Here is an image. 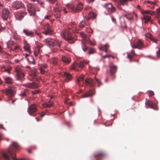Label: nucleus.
<instances>
[{"label": "nucleus", "instance_id": "17", "mask_svg": "<svg viewBox=\"0 0 160 160\" xmlns=\"http://www.w3.org/2000/svg\"><path fill=\"white\" fill-rule=\"evenodd\" d=\"M29 94V92L28 89H25L22 91L20 94L21 97L23 98H26Z\"/></svg>", "mask_w": 160, "mask_h": 160}, {"label": "nucleus", "instance_id": "51", "mask_svg": "<svg viewBox=\"0 0 160 160\" xmlns=\"http://www.w3.org/2000/svg\"><path fill=\"white\" fill-rule=\"evenodd\" d=\"M32 0L33 1V2H36V4L39 3L40 4V5H41V6H42V5L43 4V3L42 2H41L38 0Z\"/></svg>", "mask_w": 160, "mask_h": 160}, {"label": "nucleus", "instance_id": "3", "mask_svg": "<svg viewBox=\"0 0 160 160\" xmlns=\"http://www.w3.org/2000/svg\"><path fill=\"white\" fill-rule=\"evenodd\" d=\"M28 10L30 15H34L36 11H39L40 9L31 3H28L27 5Z\"/></svg>", "mask_w": 160, "mask_h": 160}, {"label": "nucleus", "instance_id": "41", "mask_svg": "<svg viewBox=\"0 0 160 160\" xmlns=\"http://www.w3.org/2000/svg\"><path fill=\"white\" fill-rule=\"evenodd\" d=\"M51 62L54 65H56L57 62V58H53L51 59Z\"/></svg>", "mask_w": 160, "mask_h": 160}, {"label": "nucleus", "instance_id": "22", "mask_svg": "<svg viewBox=\"0 0 160 160\" xmlns=\"http://www.w3.org/2000/svg\"><path fill=\"white\" fill-rule=\"evenodd\" d=\"M3 79L5 83L10 84L13 83V80L11 77H7L4 78Z\"/></svg>", "mask_w": 160, "mask_h": 160}, {"label": "nucleus", "instance_id": "11", "mask_svg": "<svg viewBox=\"0 0 160 160\" xmlns=\"http://www.w3.org/2000/svg\"><path fill=\"white\" fill-rule=\"evenodd\" d=\"M12 7L16 9H18L24 7L23 4L20 2L16 1L13 2L12 4Z\"/></svg>", "mask_w": 160, "mask_h": 160}, {"label": "nucleus", "instance_id": "44", "mask_svg": "<svg viewBox=\"0 0 160 160\" xmlns=\"http://www.w3.org/2000/svg\"><path fill=\"white\" fill-rule=\"evenodd\" d=\"M84 76H80V77L78 78L77 79V83L78 84L79 82L80 81H83L84 79Z\"/></svg>", "mask_w": 160, "mask_h": 160}, {"label": "nucleus", "instance_id": "36", "mask_svg": "<svg viewBox=\"0 0 160 160\" xmlns=\"http://www.w3.org/2000/svg\"><path fill=\"white\" fill-rule=\"evenodd\" d=\"M146 103L151 108H153V109L154 108V107L155 105L154 104V103H153V102H152V101H151L150 100H148L147 102Z\"/></svg>", "mask_w": 160, "mask_h": 160}, {"label": "nucleus", "instance_id": "57", "mask_svg": "<svg viewBox=\"0 0 160 160\" xmlns=\"http://www.w3.org/2000/svg\"><path fill=\"white\" fill-rule=\"evenodd\" d=\"M157 55L158 58H160V48H159L158 51L157 52Z\"/></svg>", "mask_w": 160, "mask_h": 160}, {"label": "nucleus", "instance_id": "32", "mask_svg": "<svg viewBox=\"0 0 160 160\" xmlns=\"http://www.w3.org/2000/svg\"><path fill=\"white\" fill-rule=\"evenodd\" d=\"M53 42V46H57L59 48H60L62 42L58 40H55L54 39V42Z\"/></svg>", "mask_w": 160, "mask_h": 160}, {"label": "nucleus", "instance_id": "33", "mask_svg": "<svg viewBox=\"0 0 160 160\" xmlns=\"http://www.w3.org/2000/svg\"><path fill=\"white\" fill-rule=\"evenodd\" d=\"M53 104V102L51 101H48V103H44L43 106L44 107L49 108L51 107Z\"/></svg>", "mask_w": 160, "mask_h": 160}, {"label": "nucleus", "instance_id": "4", "mask_svg": "<svg viewBox=\"0 0 160 160\" xmlns=\"http://www.w3.org/2000/svg\"><path fill=\"white\" fill-rule=\"evenodd\" d=\"M53 10L54 15L55 18H60L61 17L60 12L62 10L61 6L58 3H56L54 8Z\"/></svg>", "mask_w": 160, "mask_h": 160}, {"label": "nucleus", "instance_id": "45", "mask_svg": "<svg viewBox=\"0 0 160 160\" xmlns=\"http://www.w3.org/2000/svg\"><path fill=\"white\" fill-rule=\"evenodd\" d=\"M96 82L98 84V87H100L101 86H102V83L98 79L95 78Z\"/></svg>", "mask_w": 160, "mask_h": 160}, {"label": "nucleus", "instance_id": "40", "mask_svg": "<svg viewBox=\"0 0 160 160\" xmlns=\"http://www.w3.org/2000/svg\"><path fill=\"white\" fill-rule=\"evenodd\" d=\"M34 55L35 56H37L40 53V49L38 48H36L34 50Z\"/></svg>", "mask_w": 160, "mask_h": 160}, {"label": "nucleus", "instance_id": "2", "mask_svg": "<svg viewBox=\"0 0 160 160\" xmlns=\"http://www.w3.org/2000/svg\"><path fill=\"white\" fill-rule=\"evenodd\" d=\"M2 91L9 97H13L15 93V88L14 86H9L6 89L2 90Z\"/></svg>", "mask_w": 160, "mask_h": 160}, {"label": "nucleus", "instance_id": "52", "mask_svg": "<svg viewBox=\"0 0 160 160\" xmlns=\"http://www.w3.org/2000/svg\"><path fill=\"white\" fill-rule=\"evenodd\" d=\"M35 147L34 146H32L28 150V152L29 153H31V150L32 149H35Z\"/></svg>", "mask_w": 160, "mask_h": 160}, {"label": "nucleus", "instance_id": "56", "mask_svg": "<svg viewBox=\"0 0 160 160\" xmlns=\"http://www.w3.org/2000/svg\"><path fill=\"white\" fill-rule=\"evenodd\" d=\"M94 52V50L92 48H90L89 50L88 53L89 54H92Z\"/></svg>", "mask_w": 160, "mask_h": 160}, {"label": "nucleus", "instance_id": "8", "mask_svg": "<svg viewBox=\"0 0 160 160\" xmlns=\"http://www.w3.org/2000/svg\"><path fill=\"white\" fill-rule=\"evenodd\" d=\"M104 7L107 9L109 12L111 13L115 12L116 9L111 3L105 4L104 5Z\"/></svg>", "mask_w": 160, "mask_h": 160}, {"label": "nucleus", "instance_id": "62", "mask_svg": "<svg viewBox=\"0 0 160 160\" xmlns=\"http://www.w3.org/2000/svg\"><path fill=\"white\" fill-rule=\"evenodd\" d=\"M13 37L15 39H17L18 38V36L15 34H13Z\"/></svg>", "mask_w": 160, "mask_h": 160}, {"label": "nucleus", "instance_id": "47", "mask_svg": "<svg viewBox=\"0 0 160 160\" xmlns=\"http://www.w3.org/2000/svg\"><path fill=\"white\" fill-rule=\"evenodd\" d=\"M157 14L156 16V18H160V8H158L157 9Z\"/></svg>", "mask_w": 160, "mask_h": 160}, {"label": "nucleus", "instance_id": "20", "mask_svg": "<svg viewBox=\"0 0 160 160\" xmlns=\"http://www.w3.org/2000/svg\"><path fill=\"white\" fill-rule=\"evenodd\" d=\"M135 16L136 18L137 17V15L134 13H128L126 14L124 16L127 19L129 20H132L134 16Z\"/></svg>", "mask_w": 160, "mask_h": 160}, {"label": "nucleus", "instance_id": "25", "mask_svg": "<svg viewBox=\"0 0 160 160\" xmlns=\"http://www.w3.org/2000/svg\"><path fill=\"white\" fill-rule=\"evenodd\" d=\"M62 60L63 62L67 64L69 63L71 61V60L69 58L64 56H62Z\"/></svg>", "mask_w": 160, "mask_h": 160}, {"label": "nucleus", "instance_id": "13", "mask_svg": "<svg viewBox=\"0 0 160 160\" xmlns=\"http://www.w3.org/2000/svg\"><path fill=\"white\" fill-rule=\"evenodd\" d=\"M9 15L8 10L6 8H3L2 11V17L4 20H6Z\"/></svg>", "mask_w": 160, "mask_h": 160}, {"label": "nucleus", "instance_id": "38", "mask_svg": "<svg viewBox=\"0 0 160 160\" xmlns=\"http://www.w3.org/2000/svg\"><path fill=\"white\" fill-rule=\"evenodd\" d=\"M37 74L38 72H37L36 71H34L32 74H30V77L32 78H36Z\"/></svg>", "mask_w": 160, "mask_h": 160}, {"label": "nucleus", "instance_id": "18", "mask_svg": "<svg viewBox=\"0 0 160 160\" xmlns=\"http://www.w3.org/2000/svg\"><path fill=\"white\" fill-rule=\"evenodd\" d=\"M94 94V91L92 90H90L88 92L86 93L83 94L82 97L83 98H87L90 97Z\"/></svg>", "mask_w": 160, "mask_h": 160}, {"label": "nucleus", "instance_id": "12", "mask_svg": "<svg viewBox=\"0 0 160 160\" xmlns=\"http://www.w3.org/2000/svg\"><path fill=\"white\" fill-rule=\"evenodd\" d=\"M43 29L44 31L43 32V33L46 35L50 34L52 32L51 27L48 24L44 25L43 26Z\"/></svg>", "mask_w": 160, "mask_h": 160}, {"label": "nucleus", "instance_id": "7", "mask_svg": "<svg viewBox=\"0 0 160 160\" xmlns=\"http://www.w3.org/2000/svg\"><path fill=\"white\" fill-rule=\"evenodd\" d=\"M147 46H144L143 43L140 40H138L136 43L133 45L132 46L133 48H138L139 49H142L143 48H145Z\"/></svg>", "mask_w": 160, "mask_h": 160}, {"label": "nucleus", "instance_id": "35", "mask_svg": "<svg viewBox=\"0 0 160 160\" xmlns=\"http://www.w3.org/2000/svg\"><path fill=\"white\" fill-rule=\"evenodd\" d=\"M90 41L89 38L87 36H84L83 37L82 40V42H83L85 44V43H87L89 42V43Z\"/></svg>", "mask_w": 160, "mask_h": 160}, {"label": "nucleus", "instance_id": "1", "mask_svg": "<svg viewBox=\"0 0 160 160\" xmlns=\"http://www.w3.org/2000/svg\"><path fill=\"white\" fill-rule=\"evenodd\" d=\"M77 30L75 24H73V26L69 28L68 29L63 30L61 33V35L65 40L67 41L69 43H72L74 42L76 40L75 38L72 36L71 35V32L69 30H71L73 32H75Z\"/></svg>", "mask_w": 160, "mask_h": 160}, {"label": "nucleus", "instance_id": "63", "mask_svg": "<svg viewBox=\"0 0 160 160\" xmlns=\"http://www.w3.org/2000/svg\"><path fill=\"white\" fill-rule=\"evenodd\" d=\"M48 1H49L51 3H53L57 0H47Z\"/></svg>", "mask_w": 160, "mask_h": 160}, {"label": "nucleus", "instance_id": "50", "mask_svg": "<svg viewBox=\"0 0 160 160\" xmlns=\"http://www.w3.org/2000/svg\"><path fill=\"white\" fill-rule=\"evenodd\" d=\"M152 34L149 33H147L145 34V37L147 38H149L150 39V38H151V37H152Z\"/></svg>", "mask_w": 160, "mask_h": 160}, {"label": "nucleus", "instance_id": "5", "mask_svg": "<svg viewBox=\"0 0 160 160\" xmlns=\"http://www.w3.org/2000/svg\"><path fill=\"white\" fill-rule=\"evenodd\" d=\"M67 7L68 8L71 9L72 12H76L81 11L82 9L83 6L82 3H79L77 5L76 8L72 5H68Z\"/></svg>", "mask_w": 160, "mask_h": 160}, {"label": "nucleus", "instance_id": "53", "mask_svg": "<svg viewBox=\"0 0 160 160\" xmlns=\"http://www.w3.org/2000/svg\"><path fill=\"white\" fill-rule=\"evenodd\" d=\"M148 94L149 97H151L154 95V93L153 92L150 91L148 92Z\"/></svg>", "mask_w": 160, "mask_h": 160}, {"label": "nucleus", "instance_id": "31", "mask_svg": "<svg viewBox=\"0 0 160 160\" xmlns=\"http://www.w3.org/2000/svg\"><path fill=\"white\" fill-rule=\"evenodd\" d=\"M54 42V39L51 38L48 39L46 41L47 44L50 46L53 45Z\"/></svg>", "mask_w": 160, "mask_h": 160}, {"label": "nucleus", "instance_id": "55", "mask_svg": "<svg viewBox=\"0 0 160 160\" xmlns=\"http://www.w3.org/2000/svg\"><path fill=\"white\" fill-rule=\"evenodd\" d=\"M151 38H150V39L152 41H153V42L156 43L157 42V40L155 39V38H154L152 36V37H151Z\"/></svg>", "mask_w": 160, "mask_h": 160}, {"label": "nucleus", "instance_id": "29", "mask_svg": "<svg viewBox=\"0 0 160 160\" xmlns=\"http://www.w3.org/2000/svg\"><path fill=\"white\" fill-rule=\"evenodd\" d=\"M141 12L143 16L145 15V14H147L152 15L154 13V12H152L150 10H142L141 11Z\"/></svg>", "mask_w": 160, "mask_h": 160}, {"label": "nucleus", "instance_id": "6", "mask_svg": "<svg viewBox=\"0 0 160 160\" xmlns=\"http://www.w3.org/2000/svg\"><path fill=\"white\" fill-rule=\"evenodd\" d=\"M37 107L35 104H32L30 105L28 108V112L31 116H35L36 115V112L37 111Z\"/></svg>", "mask_w": 160, "mask_h": 160}, {"label": "nucleus", "instance_id": "16", "mask_svg": "<svg viewBox=\"0 0 160 160\" xmlns=\"http://www.w3.org/2000/svg\"><path fill=\"white\" fill-rule=\"evenodd\" d=\"M63 77L65 81L67 82L71 80L72 78L71 75L67 72H64Z\"/></svg>", "mask_w": 160, "mask_h": 160}, {"label": "nucleus", "instance_id": "28", "mask_svg": "<svg viewBox=\"0 0 160 160\" xmlns=\"http://www.w3.org/2000/svg\"><path fill=\"white\" fill-rule=\"evenodd\" d=\"M127 58L130 60V62H131V59L133 58L135 55V52L133 50H132L131 52L127 53Z\"/></svg>", "mask_w": 160, "mask_h": 160}, {"label": "nucleus", "instance_id": "9", "mask_svg": "<svg viewBox=\"0 0 160 160\" xmlns=\"http://www.w3.org/2000/svg\"><path fill=\"white\" fill-rule=\"evenodd\" d=\"M27 14L26 11H22L21 12H18L15 14V16L16 19L18 20H22L24 16Z\"/></svg>", "mask_w": 160, "mask_h": 160}, {"label": "nucleus", "instance_id": "49", "mask_svg": "<svg viewBox=\"0 0 160 160\" xmlns=\"http://www.w3.org/2000/svg\"><path fill=\"white\" fill-rule=\"evenodd\" d=\"M12 69V68L11 67H8L7 69H5L4 72H7L8 73H10V71Z\"/></svg>", "mask_w": 160, "mask_h": 160}, {"label": "nucleus", "instance_id": "59", "mask_svg": "<svg viewBox=\"0 0 160 160\" xmlns=\"http://www.w3.org/2000/svg\"><path fill=\"white\" fill-rule=\"evenodd\" d=\"M39 70L40 71V73L42 74H43L44 73L45 71L44 70V69H42V68H39Z\"/></svg>", "mask_w": 160, "mask_h": 160}, {"label": "nucleus", "instance_id": "21", "mask_svg": "<svg viewBox=\"0 0 160 160\" xmlns=\"http://www.w3.org/2000/svg\"><path fill=\"white\" fill-rule=\"evenodd\" d=\"M96 17V14L92 12H90L88 13V16L86 17V18L88 20H89L91 19H94Z\"/></svg>", "mask_w": 160, "mask_h": 160}, {"label": "nucleus", "instance_id": "19", "mask_svg": "<svg viewBox=\"0 0 160 160\" xmlns=\"http://www.w3.org/2000/svg\"><path fill=\"white\" fill-rule=\"evenodd\" d=\"M23 32L25 35L28 36L30 37H34V32H32L28 30L24 29L23 30Z\"/></svg>", "mask_w": 160, "mask_h": 160}, {"label": "nucleus", "instance_id": "46", "mask_svg": "<svg viewBox=\"0 0 160 160\" xmlns=\"http://www.w3.org/2000/svg\"><path fill=\"white\" fill-rule=\"evenodd\" d=\"M40 92L39 90H36L34 91H32V95H36L38 94Z\"/></svg>", "mask_w": 160, "mask_h": 160}, {"label": "nucleus", "instance_id": "15", "mask_svg": "<svg viewBox=\"0 0 160 160\" xmlns=\"http://www.w3.org/2000/svg\"><path fill=\"white\" fill-rule=\"evenodd\" d=\"M85 83L88 85L90 87H92L95 85L94 81L90 78H87L85 81Z\"/></svg>", "mask_w": 160, "mask_h": 160}, {"label": "nucleus", "instance_id": "64", "mask_svg": "<svg viewBox=\"0 0 160 160\" xmlns=\"http://www.w3.org/2000/svg\"><path fill=\"white\" fill-rule=\"evenodd\" d=\"M5 28V27H1L0 28V32H1Z\"/></svg>", "mask_w": 160, "mask_h": 160}, {"label": "nucleus", "instance_id": "42", "mask_svg": "<svg viewBox=\"0 0 160 160\" xmlns=\"http://www.w3.org/2000/svg\"><path fill=\"white\" fill-rule=\"evenodd\" d=\"M86 63L84 61H81L80 62L79 64V66L80 68H83L85 67Z\"/></svg>", "mask_w": 160, "mask_h": 160}, {"label": "nucleus", "instance_id": "14", "mask_svg": "<svg viewBox=\"0 0 160 160\" xmlns=\"http://www.w3.org/2000/svg\"><path fill=\"white\" fill-rule=\"evenodd\" d=\"M25 87L32 89L38 88V85L35 82L27 83L24 84Z\"/></svg>", "mask_w": 160, "mask_h": 160}, {"label": "nucleus", "instance_id": "23", "mask_svg": "<svg viewBox=\"0 0 160 160\" xmlns=\"http://www.w3.org/2000/svg\"><path fill=\"white\" fill-rule=\"evenodd\" d=\"M109 47V45L108 44H106L104 45H102L100 46L99 48L100 50L104 51L106 53L108 52V49Z\"/></svg>", "mask_w": 160, "mask_h": 160}, {"label": "nucleus", "instance_id": "54", "mask_svg": "<svg viewBox=\"0 0 160 160\" xmlns=\"http://www.w3.org/2000/svg\"><path fill=\"white\" fill-rule=\"evenodd\" d=\"M96 41L93 40L92 41H90L89 43L92 45H94L96 44Z\"/></svg>", "mask_w": 160, "mask_h": 160}, {"label": "nucleus", "instance_id": "60", "mask_svg": "<svg viewBox=\"0 0 160 160\" xmlns=\"http://www.w3.org/2000/svg\"><path fill=\"white\" fill-rule=\"evenodd\" d=\"M110 56H111V55H105L103 56V58H109L110 57Z\"/></svg>", "mask_w": 160, "mask_h": 160}, {"label": "nucleus", "instance_id": "34", "mask_svg": "<svg viewBox=\"0 0 160 160\" xmlns=\"http://www.w3.org/2000/svg\"><path fill=\"white\" fill-rule=\"evenodd\" d=\"M27 59L28 62H30L33 64H35V60L32 56L31 55L29 56Z\"/></svg>", "mask_w": 160, "mask_h": 160}, {"label": "nucleus", "instance_id": "39", "mask_svg": "<svg viewBox=\"0 0 160 160\" xmlns=\"http://www.w3.org/2000/svg\"><path fill=\"white\" fill-rule=\"evenodd\" d=\"M87 25V24L85 22V21H82L80 22L79 26L81 28H83L85 26Z\"/></svg>", "mask_w": 160, "mask_h": 160}, {"label": "nucleus", "instance_id": "48", "mask_svg": "<svg viewBox=\"0 0 160 160\" xmlns=\"http://www.w3.org/2000/svg\"><path fill=\"white\" fill-rule=\"evenodd\" d=\"M120 3L122 6H124L127 2L126 0H119Z\"/></svg>", "mask_w": 160, "mask_h": 160}, {"label": "nucleus", "instance_id": "30", "mask_svg": "<svg viewBox=\"0 0 160 160\" xmlns=\"http://www.w3.org/2000/svg\"><path fill=\"white\" fill-rule=\"evenodd\" d=\"M143 19H144L145 22L147 23L151 21V17L147 15H144Z\"/></svg>", "mask_w": 160, "mask_h": 160}, {"label": "nucleus", "instance_id": "10", "mask_svg": "<svg viewBox=\"0 0 160 160\" xmlns=\"http://www.w3.org/2000/svg\"><path fill=\"white\" fill-rule=\"evenodd\" d=\"M106 153L102 151L97 152L95 153L93 156L97 159L102 158L106 156Z\"/></svg>", "mask_w": 160, "mask_h": 160}, {"label": "nucleus", "instance_id": "61", "mask_svg": "<svg viewBox=\"0 0 160 160\" xmlns=\"http://www.w3.org/2000/svg\"><path fill=\"white\" fill-rule=\"evenodd\" d=\"M48 67V66L47 65H44L40 67L42 69H44Z\"/></svg>", "mask_w": 160, "mask_h": 160}, {"label": "nucleus", "instance_id": "37", "mask_svg": "<svg viewBox=\"0 0 160 160\" xmlns=\"http://www.w3.org/2000/svg\"><path fill=\"white\" fill-rule=\"evenodd\" d=\"M15 71L17 73V74L23 72L22 69L19 67H17L15 69Z\"/></svg>", "mask_w": 160, "mask_h": 160}, {"label": "nucleus", "instance_id": "27", "mask_svg": "<svg viewBox=\"0 0 160 160\" xmlns=\"http://www.w3.org/2000/svg\"><path fill=\"white\" fill-rule=\"evenodd\" d=\"M110 72L112 75L114 74L116 71L117 67L116 66L112 65L110 66Z\"/></svg>", "mask_w": 160, "mask_h": 160}, {"label": "nucleus", "instance_id": "26", "mask_svg": "<svg viewBox=\"0 0 160 160\" xmlns=\"http://www.w3.org/2000/svg\"><path fill=\"white\" fill-rule=\"evenodd\" d=\"M25 76V75L24 72L20 73L17 74V79L18 80L22 81L24 78V77Z\"/></svg>", "mask_w": 160, "mask_h": 160}, {"label": "nucleus", "instance_id": "58", "mask_svg": "<svg viewBox=\"0 0 160 160\" xmlns=\"http://www.w3.org/2000/svg\"><path fill=\"white\" fill-rule=\"evenodd\" d=\"M0 52L3 54H6V53L3 51V48L0 46Z\"/></svg>", "mask_w": 160, "mask_h": 160}, {"label": "nucleus", "instance_id": "43", "mask_svg": "<svg viewBox=\"0 0 160 160\" xmlns=\"http://www.w3.org/2000/svg\"><path fill=\"white\" fill-rule=\"evenodd\" d=\"M82 47L84 52L86 51L88 48V47L86 46L85 44L83 42H82Z\"/></svg>", "mask_w": 160, "mask_h": 160}, {"label": "nucleus", "instance_id": "24", "mask_svg": "<svg viewBox=\"0 0 160 160\" xmlns=\"http://www.w3.org/2000/svg\"><path fill=\"white\" fill-rule=\"evenodd\" d=\"M24 50L29 53H30V46L29 44H28L27 42L25 41L24 42V45L23 46Z\"/></svg>", "mask_w": 160, "mask_h": 160}]
</instances>
